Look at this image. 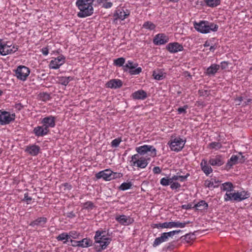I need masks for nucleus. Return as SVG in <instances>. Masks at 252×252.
<instances>
[{"instance_id":"f257e3e1","label":"nucleus","mask_w":252,"mask_h":252,"mask_svg":"<svg viewBox=\"0 0 252 252\" xmlns=\"http://www.w3.org/2000/svg\"><path fill=\"white\" fill-rule=\"evenodd\" d=\"M95 0H76V6L79 10L77 15L79 18H85L94 13L93 3Z\"/></svg>"},{"instance_id":"f03ea898","label":"nucleus","mask_w":252,"mask_h":252,"mask_svg":"<svg viewBox=\"0 0 252 252\" xmlns=\"http://www.w3.org/2000/svg\"><path fill=\"white\" fill-rule=\"evenodd\" d=\"M193 27L197 32L201 33L216 32L219 28L218 25L205 20H202L199 22H194Z\"/></svg>"},{"instance_id":"7ed1b4c3","label":"nucleus","mask_w":252,"mask_h":252,"mask_svg":"<svg viewBox=\"0 0 252 252\" xmlns=\"http://www.w3.org/2000/svg\"><path fill=\"white\" fill-rule=\"evenodd\" d=\"M250 196V193L248 191L242 190L233 193H226L224 196L225 201H234L240 202L245 200Z\"/></svg>"},{"instance_id":"20e7f679","label":"nucleus","mask_w":252,"mask_h":252,"mask_svg":"<svg viewBox=\"0 0 252 252\" xmlns=\"http://www.w3.org/2000/svg\"><path fill=\"white\" fill-rule=\"evenodd\" d=\"M18 46L13 44L10 41L0 39V55L3 56L16 52Z\"/></svg>"},{"instance_id":"39448f33","label":"nucleus","mask_w":252,"mask_h":252,"mask_svg":"<svg viewBox=\"0 0 252 252\" xmlns=\"http://www.w3.org/2000/svg\"><path fill=\"white\" fill-rule=\"evenodd\" d=\"M150 160L149 158H146L139 156V154H135L131 157L130 164L131 166L143 169L148 165Z\"/></svg>"},{"instance_id":"423d86ee","label":"nucleus","mask_w":252,"mask_h":252,"mask_svg":"<svg viewBox=\"0 0 252 252\" xmlns=\"http://www.w3.org/2000/svg\"><path fill=\"white\" fill-rule=\"evenodd\" d=\"M104 233L103 231H97L95 233L94 236L95 241L96 243L99 244V246L100 247L98 250V251L106 249L111 241L110 238L105 237L103 235Z\"/></svg>"},{"instance_id":"0eeeda50","label":"nucleus","mask_w":252,"mask_h":252,"mask_svg":"<svg viewBox=\"0 0 252 252\" xmlns=\"http://www.w3.org/2000/svg\"><path fill=\"white\" fill-rule=\"evenodd\" d=\"M186 142V139L181 138L180 137H172L168 142L170 148L172 151L179 152L181 151Z\"/></svg>"},{"instance_id":"6e6552de","label":"nucleus","mask_w":252,"mask_h":252,"mask_svg":"<svg viewBox=\"0 0 252 252\" xmlns=\"http://www.w3.org/2000/svg\"><path fill=\"white\" fill-rule=\"evenodd\" d=\"M189 222L179 221L165 222L163 223H158L154 224V227L158 229L172 228L174 227L184 228Z\"/></svg>"},{"instance_id":"1a4fd4ad","label":"nucleus","mask_w":252,"mask_h":252,"mask_svg":"<svg viewBox=\"0 0 252 252\" xmlns=\"http://www.w3.org/2000/svg\"><path fill=\"white\" fill-rule=\"evenodd\" d=\"M30 69L24 65H19L14 70L15 76L21 81H25L30 73Z\"/></svg>"},{"instance_id":"9d476101","label":"nucleus","mask_w":252,"mask_h":252,"mask_svg":"<svg viewBox=\"0 0 252 252\" xmlns=\"http://www.w3.org/2000/svg\"><path fill=\"white\" fill-rule=\"evenodd\" d=\"M136 151L137 152V154H139V156H143L147 154L148 152L150 153L149 156L152 157H155L157 155V150L153 146L144 145L135 148Z\"/></svg>"},{"instance_id":"9b49d317","label":"nucleus","mask_w":252,"mask_h":252,"mask_svg":"<svg viewBox=\"0 0 252 252\" xmlns=\"http://www.w3.org/2000/svg\"><path fill=\"white\" fill-rule=\"evenodd\" d=\"M181 231L180 230H173L168 232H164L161 234L160 237L156 238L153 244L154 247H157L163 242H166L169 237L173 236L175 234L179 233Z\"/></svg>"},{"instance_id":"f8f14e48","label":"nucleus","mask_w":252,"mask_h":252,"mask_svg":"<svg viewBox=\"0 0 252 252\" xmlns=\"http://www.w3.org/2000/svg\"><path fill=\"white\" fill-rule=\"evenodd\" d=\"M117 174L116 172H113L110 169H106L95 174V177L97 179L102 178L105 181H108L115 179Z\"/></svg>"},{"instance_id":"ddd939ff","label":"nucleus","mask_w":252,"mask_h":252,"mask_svg":"<svg viewBox=\"0 0 252 252\" xmlns=\"http://www.w3.org/2000/svg\"><path fill=\"white\" fill-rule=\"evenodd\" d=\"M15 118L14 113L11 114L9 112L0 110V123L2 125L9 124Z\"/></svg>"},{"instance_id":"4468645a","label":"nucleus","mask_w":252,"mask_h":252,"mask_svg":"<svg viewBox=\"0 0 252 252\" xmlns=\"http://www.w3.org/2000/svg\"><path fill=\"white\" fill-rule=\"evenodd\" d=\"M65 61V57L61 55L52 60L49 64V68L51 69H57L62 65Z\"/></svg>"},{"instance_id":"2eb2a0df","label":"nucleus","mask_w":252,"mask_h":252,"mask_svg":"<svg viewBox=\"0 0 252 252\" xmlns=\"http://www.w3.org/2000/svg\"><path fill=\"white\" fill-rule=\"evenodd\" d=\"M115 220L121 225L126 226L132 223L134 220L130 216L125 215H117L115 216Z\"/></svg>"},{"instance_id":"dca6fc26","label":"nucleus","mask_w":252,"mask_h":252,"mask_svg":"<svg viewBox=\"0 0 252 252\" xmlns=\"http://www.w3.org/2000/svg\"><path fill=\"white\" fill-rule=\"evenodd\" d=\"M208 163L213 166H220L224 164V161L222 156L218 155L211 157Z\"/></svg>"},{"instance_id":"f3484780","label":"nucleus","mask_w":252,"mask_h":252,"mask_svg":"<svg viewBox=\"0 0 252 252\" xmlns=\"http://www.w3.org/2000/svg\"><path fill=\"white\" fill-rule=\"evenodd\" d=\"M166 49L171 53L182 51L184 50L183 46L178 42L170 43L166 46Z\"/></svg>"},{"instance_id":"a211bd4d","label":"nucleus","mask_w":252,"mask_h":252,"mask_svg":"<svg viewBox=\"0 0 252 252\" xmlns=\"http://www.w3.org/2000/svg\"><path fill=\"white\" fill-rule=\"evenodd\" d=\"M168 40V37L165 34L158 33L155 36L153 42L155 45H160L166 43Z\"/></svg>"},{"instance_id":"6ab92c4d","label":"nucleus","mask_w":252,"mask_h":252,"mask_svg":"<svg viewBox=\"0 0 252 252\" xmlns=\"http://www.w3.org/2000/svg\"><path fill=\"white\" fill-rule=\"evenodd\" d=\"M55 122L56 118L51 115L44 117L41 120V123L47 129H49V127H55L56 125Z\"/></svg>"},{"instance_id":"aec40b11","label":"nucleus","mask_w":252,"mask_h":252,"mask_svg":"<svg viewBox=\"0 0 252 252\" xmlns=\"http://www.w3.org/2000/svg\"><path fill=\"white\" fill-rule=\"evenodd\" d=\"M208 163L207 160L203 158L202 159L200 164L201 170L206 176H208L213 172V169Z\"/></svg>"},{"instance_id":"412c9836","label":"nucleus","mask_w":252,"mask_h":252,"mask_svg":"<svg viewBox=\"0 0 252 252\" xmlns=\"http://www.w3.org/2000/svg\"><path fill=\"white\" fill-rule=\"evenodd\" d=\"M49 129H47L43 125L42 126H37L34 128L33 133L38 137L43 136L48 134Z\"/></svg>"},{"instance_id":"4be33fe9","label":"nucleus","mask_w":252,"mask_h":252,"mask_svg":"<svg viewBox=\"0 0 252 252\" xmlns=\"http://www.w3.org/2000/svg\"><path fill=\"white\" fill-rule=\"evenodd\" d=\"M123 83L120 79H111L105 84L107 88L111 89L120 88L122 86Z\"/></svg>"},{"instance_id":"5701e85b","label":"nucleus","mask_w":252,"mask_h":252,"mask_svg":"<svg viewBox=\"0 0 252 252\" xmlns=\"http://www.w3.org/2000/svg\"><path fill=\"white\" fill-rule=\"evenodd\" d=\"M47 221V219L45 217H40L36 219L35 220L32 221L30 223V225L32 227H43L45 223Z\"/></svg>"},{"instance_id":"b1692460","label":"nucleus","mask_w":252,"mask_h":252,"mask_svg":"<svg viewBox=\"0 0 252 252\" xmlns=\"http://www.w3.org/2000/svg\"><path fill=\"white\" fill-rule=\"evenodd\" d=\"M40 149L39 146L32 145L27 146L25 151L32 156H36L38 154Z\"/></svg>"},{"instance_id":"393cba45","label":"nucleus","mask_w":252,"mask_h":252,"mask_svg":"<svg viewBox=\"0 0 252 252\" xmlns=\"http://www.w3.org/2000/svg\"><path fill=\"white\" fill-rule=\"evenodd\" d=\"M132 97L134 99L144 100L147 97V94L145 91L140 90L134 92L132 94Z\"/></svg>"},{"instance_id":"a878e982","label":"nucleus","mask_w":252,"mask_h":252,"mask_svg":"<svg viewBox=\"0 0 252 252\" xmlns=\"http://www.w3.org/2000/svg\"><path fill=\"white\" fill-rule=\"evenodd\" d=\"M129 14V12L127 9L125 10L123 9H119L116 10L115 16L116 18L123 20L126 19Z\"/></svg>"},{"instance_id":"bb28decb","label":"nucleus","mask_w":252,"mask_h":252,"mask_svg":"<svg viewBox=\"0 0 252 252\" xmlns=\"http://www.w3.org/2000/svg\"><path fill=\"white\" fill-rule=\"evenodd\" d=\"M220 69V65L217 64H213L209 66L206 70V74L208 75H214Z\"/></svg>"},{"instance_id":"cd10ccee","label":"nucleus","mask_w":252,"mask_h":252,"mask_svg":"<svg viewBox=\"0 0 252 252\" xmlns=\"http://www.w3.org/2000/svg\"><path fill=\"white\" fill-rule=\"evenodd\" d=\"M56 239L58 241H62L63 244H67L69 241V236L66 232H63L60 234L57 237Z\"/></svg>"},{"instance_id":"c85d7f7f","label":"nucleus","mask_w":252,"mask_h":252,"mask_svg":"<svg viewBox=\"0 0 252 252\" xmlns=\"http://www.w3.org/2000/svg\"><path fill=\"white\" fill-rule=\"evenodd\" d=\"M153 76L156 80H161L165 77L166 73L161 70H154L153 72Z\"/></svg>"},{"instance_id":"c756f323","label":"nucleus","mask_w":252,"mask_h":252,"mask_svg":"<svg viewBox=\"0 0 252 252\" xmlns=\"http://www.w3.org/2000/svg\"><path fill=\"white\" fill-rule=\"evenodd\" d=\"M72 80L73 78L70 76H61L58 77V83L64 86H66Z\"/></svg>"},{"instance_id":"7c9ffc66","label":"nucleus","mask_w":252,"mask_h":252,"mask_svg":"<svg viewBox=\"0 0 252 252\" xmlns=\"http://www.w3.org/2000/svg\"><path fill=\"white\" fill-rule=\"evenodd\" d=\"M221 189L222 190L226 191V193H228V192H231L233 190V185L230 182H225L222 184Z\"/></svg>"},{"instance_id":"2f4dec72","label":"nucleus","mask_w":252,"mask_h":252,"mask_svg":"<svg viewBox=\"0 0 252 252\" xmlns=\"http://www.w3.org/2000/svg\"><path fill=\"white\" fill-rule=\"evenodd\" d=\"M137 63H133L131 61H128L126 65H124V70L125 71H128L131 69H134L137 67Z\"/></svg>"},{"instance_id":"473e14b6","label":"nucleus","mask_w":252,"mask_h":252,"mask_svg":"<svg viewBox=\"0 0 252 252\" xmlns=\"http://www.w3.org/2000/svg\"><path fill=\"white\" fill-rule=\"evenodd\" d=\"M92 242L87 238H84L79 241V247L87 248L92 245Z\"/></svg>"},{"instance_id":"72a5a7b5","label":"nucleus","mask_w":252,"mask_h":252,"mask_svg":"<svg viewBox=\"0 0 252 252\" xmlns=\"http://www.w3.org/2000/svg\"><path fill=\"white\" fill-rule=\"evenodd\" d=\"M208 206V204L204 200H201L195 204L194 207L198 210H204L206 209Z\"/></svg>"},{"instance_id":"f704fd0d","label":"nucleus","mask_w":252,"mask_h":252,"mask_svg":"<svg viewBox=\"0 0 252 252\" xmlns=\"http://www.w3.org/2000/svg\"><path fill=\"white\" fill-rule=\"evenodd\" d=\"M238 159L239 158L237 156L232 155L230 158L227 161L226 165L230 167H232L233 165L237 163Z\"/></svg>"},{"instance_id":"c9c22d12","label":"nucleus","mask_w":252,"mask_h":252,"mask_svg":"<svg viewBox=\"0 0 252 252\" xmlns=\"http://www.w3.org/2000/svg\"><path fill=\"white\" fill-rule=\"evenodd\" d=\"M206 4L211 7H216L220 4V0H205Z\"/></svg>"},{"instance_id":"e433bc0d","label":"nucleus","mask_w":252,"mask_h":252,"mask_svg":"<svg viewBox=\"0 0 252 252\" xmlns=\"http://www.w3.org/2000/svg\"><path fill=\"white\" fill-rule=\"evenodd\" d=\"M156 27V25L151 21L145 22L142 26L143 28L150 31L155 30Z\"/></svg>"},{"instance_id":"4c0bfd02","label":"nucleus","mask_w":252,"mask_h":252,"mask_svg":"<svg viewBox=\"0 0 252 252\" xmlns=\"http://www.w3.org/2000/svg\"><path fill=\"white\" fill-rule=\"evenodd\" d=\"M208 147L210 149L217 150L222 147V145L220 142H214L209 143L208 145Z\"/></svg>"},{"instance_id":"58836bf2","label":"nucleus","mask_w":252,"mask_h":252,"mask_svg":"<svg viewBox=\"0 0 252 252\" xmlns=\"http://www.w3.org/2000/svg\"><path fill=\"white\" fill-rule=\"evenodd\" d=\"M132 184L131 182H124L119 187L120 190H126L131 188Z\"/></svg>"},{"instance_id":"ea45409f","label":"nucleus","mask_w":252,"mask_h":252,"mask_svg":"<svg viewBox=\"0 0 252 252\" xmlns=\"http://www.w3.org/2000/svg\"><path fill=\"white\" fill-rule=\"evenodd\" d=\"M67 233L69 240L78 239L80 236V233L75 230L70 231Z\"/></svg>"},{"instance_id":"a19ab883","label":"nucleus","mask_w":252,"mask_h":252,"mask_svg":"<svg viewBox=\"0 0 252 252\" xmlns=\"http://www.w3.org/2000/svg\"><path fill=\"white\" fill-rule=\"evenodd\" d=\"M38 96L40 99L43 101H48L51 98L50 94L47 93H40Z\"/></svg>"},{"instance_id":"79ce46f5","label":"nucleus","mask_w":252,"mask_h":252,"mask_svg":"<svg viewBox=\"0 0 252 252\" xmlns=\"http://www.w3.org/2000/svg\"><path fill=\"white\" fill-rule=\"evenodd\" d=\"M83 209L86 210H92L94 206V203L90 201H87L86 202L82 204Z\"/></svg>"},{"instance_id":"37998d69","label":"nucleus","mask_w":252,"mask_h":252,"mask_svg":"<svg viewBox=\"0 0 252 252\" xmlns=\"http://www.w3.org/2000/svg\"><path fill=\"white\" fill-rule=\"evenodd\" d=\"M125 63V58H119L114 61V64L118 66H122Z\"/></svg>"},{"instance_id":"c03bdc74","label":"nucleus","mask_w":252,"mask_h":252,"mask_svg":"<svg viewBox=\"0 0 252 252\" xmlns=\"http://www.w3.org/2000/svg\"><path fill=\"white\" fill-rule=\"evenodd\" d=\"M142 71V68L140 67H136L134 69H131L128 70V72L130 75H138Z\"/></svg>"},{"instance_id":"a18cd8bd","label":"nucleus","mask_w":252,"mask_h":252,"mask_svg":"<svg viewBox=\"0 0 252 252\" xmlns=\"http://www.w3.org/2000/svg\"><path fill=\"white\" fill-rule=\"evenodd\" d=\"M204 186L207 188H216L218 187L217 185H215L213 181L211 180H207L205 181Z\"/></svg>"},{"instance_id":"49530a36","label":"nucleus","mask_w":252,"mask_h":252,"mask_svg":"<svg viewBox=\"0 0 252 252\" xmlns=\"http://www.w3.org/2000/svg\"><path fill=\"white\" fill-rule=\"evenodd\" d=\"M189 174H187L185 176H181V175H175V177L174 178V179H176L177 181H180V182H184L187 180V178L189 177Z\"/></svg>"},{"instance_id":"de8ad7c7","label":"nucleus","mask_w":252,"mask_h":252,"mask_svg":"<svg viewBox=\"0 0 252 252\" xmlns=\"http://www.w3.org/2000/svg\"><path fill=\"white\" fill-rule=\"evenodd\" d=\"M122 140L121 138H116L113 140L111 142V146L112 147H117L121 142Z\"/></svg>"},{"instance_id":"09e8293b","label":"nucleus","mask_w":252,"mask_h":252,"mask_svg":"<svg viewBox=\"0 0 252 252\" xmlns=\"http://www.w3.org/2000/svg\"><path fill=\"white\" fill-rule=\"evenodd\" d=\"M181 185L177 182L175 181L174 183H172V184L170 186V188L172 190H177L181 188Z\"/></svg>"},{"instance_id":"8fccbe9b","label":"nucleus","mask_w":252,"mask_h":252,"mask_svg":"<svg viewBox=\"0 0 252 252\" xmlns=\"http://www.w3.org/2000/svg\"><path fill=\"white\" fill-rule=\"evenodd\" d=\"M160 184L163 186L169 185L168 178H162L160 180Z\"/></svg>"},{"instance_id":"3c124183","label":"nucleus","mask_w":252,"mask_h":252,"mask_svg":"<svg viewBox=\"0 0 252 252\" xmlns=\"http://www.w3.org/2000/svg\"><path fill=\"white\" fill-rule=\"evenodd\" d=\"M32 200V198L31 197L29 196L28 193L27 192L24 194V198L23 200L26 201L27 204H30Z\"/></svg>"},{"instance_id":"603ef678","label":"nucleus","mask_w":252,"mask_h":252,"mask_svg":"<svg viewBox=\"0 0 252 252\" xmlns=\"http://www.w3.org/2000/svg\"><path fill=\"white\" fill-rule=\"evenodd\" d=\"M188 106L187 105H185L183 107H179L177 111L178 112V113L179 114H181V113H186V110L188 108Z\"/></svg>"},{"instance_id":"864d4df0","label":"nucleus","mask_w":252,"mask_h":252,"mask_svg":"<svg viewBox=\"0 0 252 252\" xmlns=\"http://www.w3.org/2000/svg\"><path fill=\"white\" fill-rule=\"evenodd\" d=\"M153 171L154 174H160L161 172V170L159 167L156 166L153 168Z\"/></svg>"},{"instance_id":"5fc2aeb1","label":"nucleus","mask_w":252,"mask_h":252,"mask_svg":"<svg viewBox=\"0 0 252 252\" xmlns=\"http://www.w3.org/2000/svg\"><path fill=\"white\" fill-rule=\"evenodd\" d=\"M113 4L110 1H107L103 4L102 7L105 8H110L112 7Z\"/></svg>"},{"instance_id":"6e6d98bb","label":"nucleus","mask_w":252,"mask_h":252,"mask_svg":"<svg viewBox=\"0 0 252 252\" xmlns=\"http://www.w3.org/2000/svg\"><path fill=\"white\" fill-rule=\"evenodd\" d=\"M70 242L71 243V246L74 247H79V241H75L72 239L70 240Z\"/></svg>"},{"instance_id":"4d7b16f0","label":"nucleus","mask_w":252,"mask_h":252,"mask_svg":"<svg viewBox=\"0 0 252 252\" xmlns=\"http://www.w3.org/2000/svg\"><path fill=\"white\" fill-rule=\"evenodd\" d=\"M42 53L43 55L47 56L49 53L48 49L47 47L43 48L42 49Z\"/></svg>"},{"instance_id":"13d9d810","label":"nucleus","mask_w":252,"mask_h":252,"mask_svg":"<svg viewBox=\"0 0 252 252\" xmlns=\"http://www.w3.org/2000/svg\"><path fill=\"white\" fill-rule=\"evenodd\" d=\"M66 216L69 218H73L75 217V215L73 212H70L67 213Z\"/></svg>"},{"instance_id":"bf43d9fd","label":"nucleus","mask_w":252,"mask_h":252,"mask_svg":"<svg viewBox=\"0 0 252 252\" xmlns=\"http://www.w3.org/2000/svg\"><path fill=\"white\" fill-rule=\"evenodd\" d=\"M175 177V176L174 175L171 178H168L169 185L171 186L172 183H174L175 181H176V179H174Z\"/></svg>"},{"instance_id":"052dcab7","label":"nucleus","mask_w":252,"mask_h":252,"mask_svg":"<svg viewBox=\"0 0 252 252\" xmlns=\"http://www.w3.org/2000/svg\"><path fill=\"white\" fill-rule=\"evenodd\" d=\"M242 100H243V97L241 96L235 99V101L238 102V103H237L238 105H240Z\"/></svg>"},{"instance_id":"680f3d73","label":"nucleus","mask_w":252,"mask_h":252,"mask_svg":"<svg viewBox=\"0 0 252 252\" xmlns=\"http://www.w3.org/2000/svg\"><path fill=\"white\" fill-rule=\"evenodd\" d=\"M22 106L20 103L15 104V108L19 110H20L22 108Z\"/></svg>"},{"instance_id":"e2e57ef3","label":"nucleus","mask_w":252,"mask_h":252,"mask_svg":"<svg viewBox=\"0 0 252 252\" xmlns=\"http://www.w3.org/2000/svg\"><path fill=\"white\" fill-rule=\"evenodd\" d=\"M204 47L210 46V42L208 41H206L204 44Z\"/></svg>"},{"instance_id":"0e129e2a","label":"nucleus","mask_w":252,"mask_h":252,"mask_svg":"<svg viewBox=\"0 0 252 252\" xmlns=\"http://www.w3.org/2000/svg\"><path fill=\"white\" fill-rule=\"evenodd\" d=\"M215 49V48L213 46H210V48L209 49L210 51H214Z\"/></svg>"},{"instance_id":"69168bd1","label":"nucleus","mask_w":252,"mask_h":252,"mask_svg":"<svg viewBox=\"0 0 252 252\" xmlns=\"http://www.w3.org/2000/svg\"><path fill=\"white\" fill-rule=\"evenodd\" d=\"M170 2H177L179 0H168Z\"/></svg>"},{"instance_id":"338daca9","label":"nucleus","mask_w":252,"mask_h":252,"mask_svg":"<svg viewBox=\"0 0 252 252\" xmlns=\"http://www.w3.org/2000/svg\"><path fill=\"white\" fill-rule=\"evenodd\" d=\"M214 183L215 185H217L218 186V184L219 183V181H216V180H215Z\"/></svg>"},{"instance_id":"774afa93","label":"nucleus","mask_w":252,"mask_h":252,"mask_svg":"<svg viewBox=\"0 0 252 252\" xmlns=\"http://www.w3.org/2000/svg\"><path fill=\"white\" fill-rule=\"evenodd\" d=\"M2 94H3V92H2V91H1V90H0V96L1 95H2Z\"/></svg>"}]
</instances>
